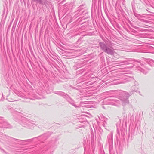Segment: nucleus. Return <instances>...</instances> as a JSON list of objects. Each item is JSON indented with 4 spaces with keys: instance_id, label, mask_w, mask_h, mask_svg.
<instances>
[{
    "instance_id": "f257e3e1",
    "label": "nucleus",
    "mask_w": 154,
    "mask_h": 154,
    "mask_svg": "<svg viewBox=\"0 0 154 154\" xmlns=\"http://www.w3.org/2000/svg\"><path fill=\"white\" fill-rule=\"evenodd\" d=\"M135 91L131 90L129 94L128 92L121 90L117 91L116 93L117 94L118 99L115 97L112 96L108 97L106 98V100L108 101L107 103L109 104L117 106H119L121 103L122 106H124L126 104L128 103L129 97Z\"/></svg>"
},
{
    "instance_id": "f03ea898",
    "label": "nucleus",
    "mask_w": 154,
    "mask_h": 154,
    "mask_svg": "<svg viewBox=\"0 0 154 154\" xmlns=\"http://www.w3.org/2000/svg\"><path fill=\"white\" fill-rule=\"evenodd\" d=\"M99 45L101 49L108 54L112 55L115 53L112 48L107 46L104 42H100Z\"/></svg>"
},
{
    "instance_id": "7ed1b4c3",
    "label": "nucleus",
    "mask_w": 154,
    "mask_h": 154,
    "mask_svg": "<svg viewBox=\"0 0 154 154\" xmlns=\"http://www.w3.org/2000/svg\"><path fill=\"white\" fill-rule=\"evenodd\" d=\"M22 121L21 124L23 127L30 129H32L36 125L35 122L30 120H28L25 117L22 119Z\"/></svg>"
},
{
    "instance_id": "20e7f679",
    "label": "nucleus",
    "mask_w": 154,
    "mask_h": 154,
    "mask_svg": "<svg viewBox=\"0 0 154 154\" xmlns=\"http://www.w3.org/2000/svg\"><path fill=\"white\" fill-rule=\"evenodd\" d=\"M133 63V65L136 66V67H138V68L141 69V71L142 72L144 73V72L143 71L144 70L143 68H142L141 67V66L143 67V68H144L146 69H149L147 68V64H143L141 63L140 61H135Z\"/></svg>"
},
{
    "instance_id": "39448f33",
    "label": "nucleus",
    "mask_w": 154,
    "mask_h": 154,
    "mask_svg": "<svg viewBox=\"0 0 154 154\" xmlns=\"http://www.w3.org/2000/svg\"><path fill=\"white\" fill-rule=\"evenodd\" d=\"M0 123L2 124V126L4 128H12L11 125L8 123L3 117H0Z\"/></svg>"
},
{
    "instance_id": "423d86ee",
    "label": "nucleus",
    "mask_w": 154,
    "mask_h": 154,
    "mask_svg": "<svg viewBox=\"0 0 154 154\" xmlns=\"http://www.w3.org/2000/svg\"><path fill=\"white\" fill-rule=\"evenodd\" d=\"M55 147L54 142H49L45 145L44 148L46 150H48L49 149L50 151L52 150V152L53 151H54L55 148Z\"/></svg>"
},
{
    "instance_id": "0eeeda50",
    "label": "nucleus",
    "mask_w": 154,
    "mask_h": 154,
    "mask_svg": "<svg viewBox=\"0 0 154 154\" xmlns=\"http://www.w3.org/2000/svg\"><path fill=\"white\" fill-rule=\"evenodd\" d=\"M134 15L138 20L141 21L146 23H148V21L144 19L145 17L143 15L138 14L135 13H134Z\"/></svg>"
},
{
    "instance_id": "6e6552de",
    "label": "nucleus",
    "mask_w": 154,
    "mask_h": 154,
    "mask_svg": "<svg viewBox=\"0 0 154 154\" xmlns=\"http://www.w3.org/2000/svg\"><path fill=\"white\" fill-rule=\"evenodd\" d=\"M32 1L35 2L36 3H38L39 4L43 5L47 7L46 4H47L46 0H32Z\"/></svg>"
},
{
    "instance_id": "1a4fd4ad",
    "label": "nucleus",
    "mask_w": 154,
    "mask_h": 154,
    "mask_svg": "<svg viewBox=\"0 0 154 154\" xmlns=\"http://www.w3.org/2000/svg\"><path fill=\"white\" fill-rule=\"evenodd\" d=\"M54 93L57 95L62 96L64 98L68 96V95L60 91H56L54 92Z\"/></svg>"
},
{
    "instance_id": "9d476101",
    "label": "nucleus",
    "mask_w": 154,
    "mask_h": 154,
    "mask_svg": "<svg viewBox=\"0 0 154 154\" xmlns=\"http://www.w3.org/2000/svg\"><path fill=\"white\" fill-rule=\"evenodd\" d=\"M147 63L148 64L151 66H154V60L151 59L147 60Z\"/></svg>"
},
{
    "instance_id": "9b49d317",
    "label": "nucleus",
    "mask_w": 154,
    "mask_h": 154,
    "mask_svg": "<svg viewBox=\"0 0 154 154\" xmlns=\"http://www.w3.org/2000/svg\"><path fill=\"white\" fill-rule=\"evenodd\" d=\"M99 119L102 121H104V123H103V126L104 127L105 126V123L106 124V122H105V120H106L107 119L103 115H100V116H99Z\"/></svg>"
},
{
    "instance_id": "f8f14e48",
    "label": "nucleus",
    "mask_w": 154,
    "mask_h": 154,
    "mask_svg": "<svg viewBox=\"0 0 154 154\" xmlns=\"http://www.w3.org/2000/svg\"><path fill=\"white\" fill-rule=\"evenodd\" d=\"M68 102L73 106H74L76 108H79L81 106V105H79V106H77L75 104V103L72 100L70 99L69 100H68Z\"/></svg>"
},
{
    "instance_id": "ddd939ff",
    "label": "nucleus",
    "mask_w": 154,
    "mask_h": 154,
    "mask_svg": "<svg viewBox=\"0 0 154 154\" xmlns=\"http://www.w3.org/2000/svg\"><path fill=\"white\" fill-rule=\"evenodd\" d=\"M138 85H133L131 87V90L134 91H135V92H138Z\"/></svg>"
},
{
    "instance_id": "4468645a",
    "label": "nucleus",
    "mask_w": 154,
    "mask_h": 154,
    "mask_svg": "<svg viewBox=\"0 0 154 154\" xmlns=\"http://www.w3.org/2000/svg\"><path fill=\"white\" fill-rule=\"evenodd\" d=\"M127 117V115L125 114V113H124L123 115L122 118H121V119L122 120V122H124L126 120Z\"/></svg>"
},
{
    "instance_id": "2eb2a0df",
    "label": "nucleus",
    "mask_w": 154,
    "mask_h": 154,
    "mask_svg": "<svg viewBox=\"0 0 154 154\" xmlns=\"http://www.w3.org/2000/svg\"><path fill=\"white\" fill-rule=\"evenodd\" d=\"M117 119L119 121L118 122L116 123V125L117 128H119L120 126L122 120L119 119Z\"/></svg>"
},
{
    "instance_id": "dca6fc26",
    "label": "nucleus",
    "mask_w": 154,
    "mask_h": 154,
    "mask_svg": "<svg viewBox=\"0 0 154 154\" xmlns=\"http://www.w3.org/2000/svg\"><path fill=\"white\" fill-rule=\"evenodd\" d=\"M108 44H109L110 47L113 48L112 46L114 44L111 41H109L108 42Z\"/></svg>"
},
{
    "instance_id": "f3484780",
    "label": "nucleus",
    "mask_w": 154,
    "mask_h": 154,
    "mask_svg": "<svg viewBox=\"0 0 154 154\" xmlns=\"http://www.w3.org/2000/svg\"><path fill=\"white\" fill-rule=\"evenodd\" d=\"M79 12H80L78 14H75V17H77L78 16H79V15L81 14L82 13V12H80L79 11Z\"/></svg>"
},
{
    "instance_id": "a211bd4d",
    "label": "nucleus",
    "mask_w": 154,
    "mask_h": 154,
    "mask_svg": "<svg viewBox=\"0 0 154 154\" xmlns=\"http://www.w3.org/2000/svg\"><path fill=\"white\" fill-rule=\"evenodd\" d=\"M126 75H125V76H126L127 77H128L130 78L131 79H132L133 78L131 77L129 75V74L128 73H125Z\"/></svg>"
},
{
    "instance_id": "6ab92c4d",
    "label": "nucleus",
    "mask_w": 154,
    "mask_h": 154,
    "mask_svg": "<svg viewBox=\"0 0 154 154\" xmlns=\"http://www.w3.org/2000/svg\"><path fill=\"white\" fill-rule=\"evenodd\" d=\"M47 134H44L42 136V137H47Z\"/></svg>"
},
{
    "instance_id": "aec40b11",
    "label": "nucleus",
    "mask_w": 154,
    "mask_h": 154,
    "mask_svg": "<svg viewBox=\"0 0 154 154\" xmlns=\"http://www.w3.org/2000/svg\"><path fill=\"white\" fill-rule=\"evenodd\" d=\"M112 136V133H111L110 134L108 135L107 137L108 138Z\"/></svg>"
},
{
    "instance_id": "412c9836",
    "label": "nucleus",
    "mask_w": 154,
    "mask_h": 154,
    "mask_svg": "<svg viewBox=\"0 0 154 154\" xmlns=\"http://www.w3.org/2000/svg\"><path fill=\"white\" fill-rule=\"evenodd\" d=\"M128 61V60H125V61H122V62H121V63H117V64H118V63H119V64L123 63H124L125 62H126V61Z\"/></svg>"
},
{
    "instance_id": "4be33fe9",
    "label": "nucleus",
    "mask_w": 154,
    "mask_h": 154,
    "mask_svg": "<svg viewBox=\"0 0 154 154\" xmlns=\"http://www.w3.org/2000/svg\"><path fill=\"white\" fill-rule=\"evenodd\" d=\"M5 137H6L7 139H9V138H11V139H14V138H11V137H9V136H5Z\"/></svg>"
},
{
    "instance_id": "5701e85b",
    "label": "nucleus",
    "mask_w": 154,
    "mask_h": 154,
    "mask_svg": "<svg viewBox=\"0 0 154 154\" xmlns=\"http://www.w3.org/2000/svg\"><path fill=\"white\" fill-rule=\"evenodd\" d=\"M124 82H120V81H119L117 82V84H120V83H124Z\"/></svg>"
},
{
    "instance_id": "b1692460",
    "label": "nucleus",
    "mask_w": 154,
    "mask_h": 154,
    "mask_svg": "<svg viewBox=\"0 0 154 154\" xmlns=\"http://www.w3.org/2000/svg\"><path fill=\"white\" fill-rule=\"evenodd\" d=\"M138 91V93H139V94H140V95H141L140 94V92L139 91Z\"/></svg>"
},
{
    "instance_id": "393cba45",
    "label": "nucleus",
    "mask_w": 154,
    "mask_h": 154,
    "mask_svg": "<svg viewBox=\"0 0 154 154\" xmlns=\"http://www.w3.org/2000/svg\"><path fill=\"white\" fill-rule=\"evenodd\" d=\"M26 140H22V141L23 142H25Z\"/></svg>"
},
{
    "instance_id": "a878e982",
    "label": "nucleus",
    "mask_w": 154,
    "mask_h": 154,
    "mask_svg": "<svg viewBox=\"0 0 154 154\" xmlns=\"http://www.w3.org/2000/svg\"><path fill=\"white\" fill-rule=\"evenodd\" d=\"M79 41V40L77 42V43H78Z\"/></svg>"
},
{
    "instance_id": "bb28decb",
    "label": "nucleus",
    "mask_w": 154,
    "mask_h": 154,
    "mask_svg": "<svg viewBox=\"0 0 154 154\" xmlns=\"http://www.w3.org/2000/svg\"><path fill=\"white\" fill-rule=\"evenodd\" d=\"M11 101V102H13V101Z\"/></svg>"
},
{
    "instance_id": "cd10ccee",
    "label": "nucleus",
    "mask_w": 154,
    "mask_h": 154,
    "mask_svg": "<svg viewBox=\"0 0 154 154\" xmlns=\"http://www.w3.org/2000/svg\"><path fill=\"white\" fill-rule=\"evenodd\" d=\"M103 108H104V107L103 106Z\"/></svg>"
}]
</instances>
